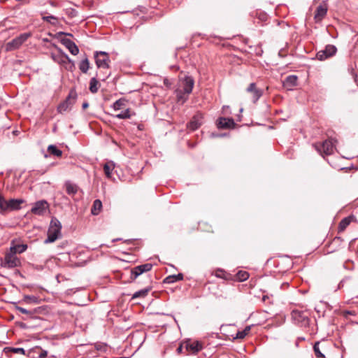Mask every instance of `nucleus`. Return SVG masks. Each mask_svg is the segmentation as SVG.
<instances>
[{
    "mask_svg": "<svg viewBox=\"0 0 358 358\" xmlns=\"http://www.w3.org/2000/svg\"><path fill=\"white\" fill-rule=\"evenodd\" d=\"M114 168H115V164H114L113 162H112V161L108 162L106 164H104L103 171H104L106 176L108 178H111L112 171L114 169Z\"/></svg>",
    "mask_w": 358,
    "mask_h": 358,
    "instance_id": "412c9836",
    "label": "nucleus"
},
{
    "mask_svg": "<svg viewBox=\"0 0 358 358\" xmlns=\"http://www.w3.org/2000/svg\"><path fill=\"white\" fill-rule=\"evenodd\" d=\"M48 152L54 156L56 157H61L62 155V151L59 150L55 145H50L48 147Z\"/></svg>",
    "mask_w": 358,
    "mask_h": 358,
    "instance_id": "cd10ccee",
    "label": "nucleus"
},
{
    "mask_svg": "<svg viewBox=\"0 0 358 358\" xmlns=\"http://www.w3.org/2000/svg\"><path fill=\"white\" fill-rule=\"evenodd\" d=\"M194 85V79L190 76H186L182 80V91L178 90L177 92L178 99H183L185 101L187 96L192 92Z\"/></svg>",
    "mask_w": 358,
    "mask_h": 358,
    "instance_id": "7ed1b4c3",
    "label": "nucleus"
},
{
    "mask_svg": "<svg viewBox=\"0 0 358 358\" xmlns=\"http://www.w3.org/2000/svg\"><path fill=\"white\" fill-rule=\"evenodd\" d=\"M79 69L84 73H86L87 72V71L90 69V63L87 58H85V59L81 61V62L79 64Z\"/></svg>",
    "mask_w": 358,
    "mask_h": 358,
    "instance_id": "c756f323",
    "label": "nucleus"
},
{
    "mask_svg": "<svg viewBox=\"0 0 358 358\" xmlns=\"http://www.w3.org/2000/svg\"><path fill=\"white\" fill-rule=\"evenodd\" d=\"M151 290L150 287H146L143 289H141L138 292H136L132 297L131 299H135L137 298H145L149 293V292Z\"/></svg>",
    "mask_w": 358,
    "mask_h": 358,
    "instance_id": "393cba45",
    "label": "nucleus"
},
{
    "mask_svg": "<svg viewBox=\"0 0 358 358\" xmlns=\"http://www.w3.org/2000/svg\"><path fill=\"white\" fill-rule=\"evenodd\" d=\"M99 90V82L96 78H92L90 82V90L92 93H96Z\"/></svg>",
    "mask_w": 358,
    "mask_h": 358,
    "instance_id": "c85d7f7f",
    "label": "nucleus"
},
{
    "mask_svg": "<svg viewBox=\"0 0 358 358\" xmlns=\"http://www.w3.org/2000/svg\"><path fill=\"white\" fill-rule=\"evenodd\" d=\"M134 115H135V113L131 111L129 108H127V110L115 115V117L120 120L129 119L131 116H133Z\"/></svg>",
    "mask_w": 358,
    "mask_h": 358,
    "instance_id": "b1692460",
    "label": "nucleus"
},
{
    "mask_svg": "<svg viewBox=\"0 0 358 358\" xmlns=\"http://www.w3.org/2000/svg\"><path fill=\"white\" fill-rule=\"evenodd\" d=\"M268 299V296H264L263 298H262V300L263 301H266V300Z\"/></svg>",
    "mask_w": 358,
    "mask_h": 358,
    "instance_id": "a19ab883",
    "label": "nucleus"
},
{
    "mask_svg": "<svg viewBox=\"0 0 358 358\" xmlns=\"http://www.w3.org/2000/svg\"><path fill=\"white\" fill-rule=\"evenodd\" d=\"M62 44L69 50L73 55H77L79 52V49L74 42L69 38H64L62 40Z\"/></svg>",
    "mask_w": 358,
    "mask_h": 358,
    "instance_id": "dca6fc26",
    "label": "nucleus"
},
{
    "mask_svg": "<svg viewBox=\"0 0 358 358\" xmlns=\"http://www.w3.org/2000/svg\"><path fill=\"white\" fill-rule=\"evenodd\" d=\"M298 77L295 75L287 76L283 81V86L287 90H292L297 85Z\"/></svg>",
    "mask_w": 358,
    "mask_h": 358,
    "instance_id": "6ab92c4d",
    "label": "nucleus"
},
{
    "mask_svg": "<svg viewBox=\"0 0 358 358\" xmlns=\"http://www.w3.org/2000/svg\"><path fill=\"white\" fill-rule=\"evenodd\" d=\"M17 310L24 314H29L30 313V312L29 310H27V309H25L22 307L18 306V307H17Z\"/></svg>",
    "mask_w": 358,
    "mask_h": 358,
    "instance_id": "e433bc0d",
    "label": "nucleus"
},
{
    "mask_svg": "<svg viewBox=\"0 0 358 358\" xmlns=\"http://www.w3.org/2000/svg\"><path fill=\"white\" fill-rule=\"evenodd\" d=\"M234 124V121L231 118L220 117L217 121V127L220 129L232 128Z\"/></svg>",
    "mask_w": 358,
    "mask_h": 358,
    "instance_id": "f3484780",
    "label": "nucleus"
},
{
    "mask_svg": "<svg viewBox=\"0 0 358 358\" xmlns=\"http://www.w3.org/2000/svg\"><path fill=\"white\" fill-rule=\"evenodd\" d=\"M12 352H15V353H19V354H22V355H24L25 354V350L24 348H12Z\"/></svg>",
    "mask_w": 358,
    "mask_h": 358,
    "instance_id": "c9c22d12",
    "label": "nucleus"
},
{
    "mask_svg": "<svg viewBox=\"0 0 358 358\" xmlns=\"http://www.w3.org/2000/svg\"><path fill=\"white\" fill-rule=\"evenodd\" d=\"M20 259L16 255L10 250L6 253L3 260L1 261V265L5 268H14L20 265Z\"/></svg>",
    "mask_w": 358,
    "mask_h": 358,
    "instance_id": "423d86ee",
    "label": "nucleus"
},
{
    "mask_svg": "<svg viewBox=\"0 0 358 358\" xmlns=\"http://www.w3.org/2000/svg\"><path fill=\"white\" fill-rule=\"evenodd\" d=\"M177 350H178V352H181L182 350V345L179 346Z\"/></svg>",
    "mask_w": 358,
    "mask_h": 358,
    "instance_id": "ea45409f",
    "label": "nucleus"
},
{
    "mask_svg": "<svg viewBox=\"0 0 358 358\" xmlns=\"http://www.w3.org/2000/svg\"><path fill=\"white\" fill-rule=\"evenodd\" d=\"M237 278L240 281L246 280L249 278V274L246 271H239L237 273Z\"/></svg>",
    "mask_w": 358,
    "mask_h": 358,
    "instance_id": "f704fd0d",
    "label": "nucleus"
},
{
    "mask_svg": "<svg viewBox=\"0 0 358 358\" xmlns=\"http://www.w3.org/2000/svg\"><path fill=\"white\" fill-rule=\"evenodd\" d=\"M126 100L124 99H120L117 100L113 105L115 110H119L125 106Z\"/></svg>",
    "mask_w": 358,
    "mask_h": 358,
    "instance_id": "2f4dec72",
    "label": "nucleus"
},
{
    "mask_svg": "<svg viewBox=\"0 0 358 358\" xmlns=\"http://www.w3.org/2000/svg\"><path fill=\"white\" fill-rule=\"evenodd\" d=\"M95 62L98 68L108 69L109 68V55L106 52H96L94 54Z\"/></svg>",
    "mask_w": 358,
    "mask_h": 358,
    "instance_id": "6e6552de",
    "label": "nucleus"
},
{
    "mask_svg": "<svg viewBox=\"0 0 358 358\" xmlns=\"http://www.w3.org/2000/svg\"><path fill=\"white\" fill-rule=\"evenodd\" d=\"M327 13V7L325 4H321L317 7L314 17L317 21L323 20Z\"/></svg>",
    "mask_w": 358,
    "mask_h": 358,
    "instance_id": "a211bd4d",
    "label": "nucleus"
},
{
    "mask_svg": "<svg viewBox=\"0 0 358 358\" xmlns=\"http://www.w3.org/2000/svg\"><path fill=\"white\" fill-rule=\"evenodd\" d=\"M356 220V217L353 215H350L343 218L339 223L338 230L339 231H343L352 222Z\"/></svg>",
    "mask_w": 358,
    "mask_h": 358,
    "instance_id": "aec40b11",
    "label": "nucleus"
},
{
    "mask_svg": "<svg viewBox=\"0 0 358 358\" xmlns=\"http://www.w3.org/2000/svg\"><path fill=\"white\" fill-rule=\"evenodd\" d=\"M336 48L333 45H328L325 49L320 50L317 53V58L319 60H324L329 57L333 56L336 52Z\"/></svg>",
    "mask_w": 358,
    "mask_h": 358,
    "instance_id": "f8f14e48",
    "label": "nucleus"
},
{
    "mask_svg": "<svg viewBox=\"0 0 358 358\" xmlns=\"http://www.w3.org/2000/svg\"><path fill=\"white\" fill-rule=\"evenodd\" d=\"M27 249V245L26 244H18L13 246H11L10 250L11 252L15 253H22Z\"/></svg>",
    "mask_w": 358,
    "mask_h": 358,
    "instance_id": "a878e982",
    "label": "nucleus"
},
{
    "mask_svg": "<svg viewBox=\"0 0 358 358\" xmlns=\"http://www.w3.org/2000/svg\"><path fill=\"white\" fill-rule=\"evenodd\" d=\"M83 106V109H85V108H87L89 106V104H88V103H87V102H84V103H83V106Z\"/></svg>",
    "mask_w": 358,
    "mask_h": 358,
    "instance_id": "58836bf2",
    "label": "nucleus"
},
{
    "mask_svg": "<svg viewBox=\"0 0 358 358\" xmlns=\"http://www.w3.org/2000/svg\"><path fill=\"white\" fill-rule=\"evenodd\" d=\"M152 264H149V263H147V264H142V265H140V266H137L134 267L131 271V277L130 278H131V280H134L138 275H141L144 272L150 271L152 269Z\"/></svg>",
    "mask_w": 358,
    "mask_h": 358,
    "instance_id": "9b49d317",
    "label": "nucleus"
},
{
    "mask_svg": "<svg viewBox=\"0 0 358 358\" xmlns=\"http://www.w3.org/2000/svg\"><path fill=\"white\" fill-rule=\"evenodd\" d=\"M337 141L334 139H328L324 141L322 143H315L313 145L315 148L320 152V155H330L333 154L335 148V143Z\"/></svg>",
    "mask_w": 358,
    "mask_h": 358,
    "instance_id": "20e7f679",
    "label": "nucleus"
},
{
    "mask_svg": "<svg viewBox=\"0 0 358 358\" xmlns=\"http://www.w3.org/2000/svg\"><path fill=\"white\" fill-rule=\"evenodd\" d=\"M203 115L201 113H197L193 116L191 121L187 124V128L191 131L197 129L202 124Z\"/></svg>",
    "mask_w": 358,
    "mask_h": 358,
    "instance_id": "2eb2a0df",
    "label": "nucleus"
},
{
    "mask_svg": "<svg viewBox=\"0 0 358 358\" xmlns=\"http://www.w3.org/2000/svg\"><path fill=\"white\" fill-rule=\"evenodd\" d=\"M102 208V203L99 199H96L92 205L91 213L94 215H97L101 212Z\"/></svg>",
    "mask_w": 358,
    "mask_h": 358,
    "instance_id": "4be33fe9",
    "label": "nucleus"
},
{
    "mask_svg": "<svg viewBox=\"0 0 358 358\" xmlns=\"http://www.w3.org/2000/svg\"><path fill=\"white\" fill-rule=\"evenodd\" d=\"M250 329H251V327L250 326H247L243 331H238L235 338H238V339L244 338L249 334Z\"/></svg>",
    "mask_w": 358,
    "mask_h": 358,
    "instance_id": "7c9ffc66",
    "label": "nucleus"
},
{
    "mask_svg": "<svg viewBox=\"0 0 358 358\" xmlns=\"http://www.w3.org/2000/svg\"><path fill=\"white\" fill-rule=\"evenodd\" d=\"M76 97L72 96L71 94H70L66 100H64L63 102H62L57 107V111L60 113H62L64 112H66L69 109H70L72 106L75 103Z\"/></svg>",
    "mask_w": 358,
    "mask_h": 358,
    "instance_id": "4468645a",
    "label": "nucleus"
},
{
    "mask_svg": "<svg viewBox=\"0 0 358 358\" xmlns=\"http://www.w3.org/2000/svg\"><path fill=\"white\" fill-rule=\"evenodd\" d=\"M246 92L252 94V100L253 103H256L263 94L262 90L257 87L255 83H252L249 85L246 89Z\"/></svg>",
    "mask_w": 358,
    "mask_h": 358,
    "instance_id": "ddd939ff",
    "label": "nucleus"
},
{
    "mask_svg": "<svg viewBox=\"0 0 358 358\" xmlns=\"http://www.w3.org/2000/svg\"><path fill=\"white\" fill-rule=\"evenodd\" d=\"M293 320L301 326H307L309 323V313L307 310H293L292 311Z\"/></svg>",
    "mask_w": 358,
    "mask_h": 358,
    "instance_id": "39448f33",
    "label": "nucleus"
},
{
    "mask_svg": "<svg viewBox=\"0 0 358 358\" xmlns=\"http://www.w3.org/2000/svg\"><path fill=\"white\" fill-rule=\"evenodd\" d=\"M24 203V200L18 199H12L9 201L5 200L3 196L0 194V213H4L8 210H17L21 208L20 205Z\"/></svg>",
    "mask_w": 358,
    "mask_h": 358,
    "instance_id": "f03ea898",
    "label": "nucleus"
},
{
    "mask_svg": "<svg viewBox=\"0 0 358 358\" xmlns=\"http://www.w3.org/2000/svg\"><path fill=\"white\" fill-rule=\"evenodd\" d=\"M182 278L183 275L181 273H178V275H169L165 278L164 282L169 284L173 283L175 282L182 280Z\"/></svg>",
    "mask_w": 358,
    "mask_h": 358,
    "instance_id": "bb28decb",
    "label": "nucleus"
},
{
    "mask_svg": "<svg viewBox=\"0 0 358 358\" xmlns=\"http://www.w3.org/2000/svg\"><path fill=\"white\" fill-rule=\"evenodd\" d=\"M320 342H316L313 346V350L315 356L319 358H324V355L321 352L319 348Z\"/></svg>",
    "mask_w": 358,
    "mask_h": 358,
    "instance_id": "473e14b6",
    "label": "nucleus"
},
{
    "mask_svg": "<svg viewBox=\"0 0 358 358\" xmlns=\"http://www.w3.org/2000/svg\"><path fill=\"white\" fill-rule=\"evenodd\" d=\"M43 20H49V19H55V17L53 16H43L42 17Z\"/></svg>",
    "mask_w": 358,
    "mask_h": 358,
    "instance_id": "4c0bfd02",
    "label": "nucleus"
},
{
    "mask_svg": "<svg viewBox=\"0 0 358 358\" xmlns=\"http://www.w3.org/2000/svg\"><path fill=\"white\" fill-rule=\"evenodd\" d=\"M31 36L30 33H24L6 45V51L17 49Z\"/></svg>",
    "mask_w": 358,
    "mask_h": 358,
    "instance_id": "0eeeda50",
    "label": "nucleus"
},
{
    "mask_svg": "<svg viewBox=\"0 0 358 358\" xmlns=\"http://www.w3.org/2000/svg\"><path fill=\"white\" fill-rule=\"evenodd\" d=\"M62 224L55 217L52 218L48 230V238L45 240V243L55 242L61 236Z\"/></svg>",
    "mask_w": 358,
    "mask_h": 358,
    "instance_id": "f257e3e1",
    "label": "nucleus"
},
{
    "mask_svg": "<svg viewBox=\"0 0 358 358\" xmlns=\"http://www.w3.org/2000/svg\"><path fill=\"white\" fill-rule=\"evenodd\" d=\"M48 208V203L45 200H41L34 204L31 213L37 215H43Z\"/></svg>",
    "mask_w": 358,
    "mask_h": 358,
    "instance_id": "1a4fd4ad",
    "label": "nucleus"
},
{
    "mask_svg": "<svg viewBox=\"0 0 358 358\" xmlns=\"http://www.w3.org/2000/svg\"><path fill=\"white\" fill-rule=\"evenodd\" d=\"M52 58L55 61H57L59 63H64L66 62V61H68L69 62H71V63H73L71 59L69 57V56L67 55H62L61 56V58L59 59H57L56 58V57L52 55ZM72 65H73V64H72Z\"/></svg>",
    "mask_w": 358,
    "mask_h": 358,
    "instance_id": "72a5a7b5",
    "label": "nucleus"
},
{
    "mask_svg": "<svg viewBox=\"0 0 358 358\" xmlns=\"http://www.w3.org/2000/svg\"><path fill=\"white\" fill-rule=\"evenodd\" d=\"M186 351L189 354L196 355L203 349V345L201 342L196 341H186L185 343Z\"/></svg>",
    "mask_w": 358,
    "mask_h": 358,
    "instance_id": "9d476101",
    "label": "nucleus"
},
{
    "mask_svg": "<svg viewBox=\"0 0 358 358\" xmlns=\"http://www.w3.org/2000/svg\"><path fill=\"white\" fill-rule=\"evenodd\" d=\"M65 187L67 194L71 196L75 195L78 192V186L71 182H66L65 183Z\"/></svg>",
    "mask_w": 358,
    "mask_h": 358,
    "instance_id": "5701e85b",
    "label": "nucleus"
}]
</instances>
